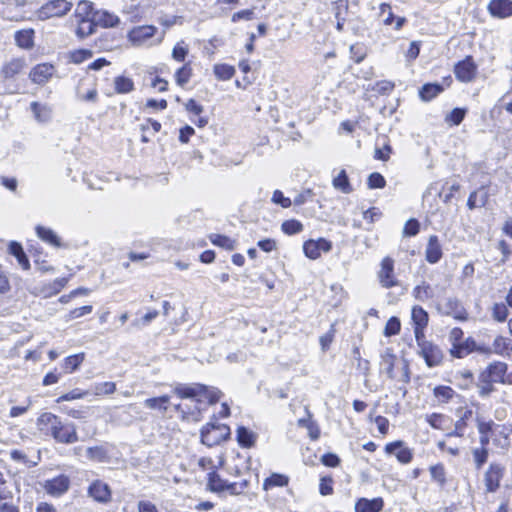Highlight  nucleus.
<instances>
[{
	"label": "nucleus",
	"instance_id": "1",
	"mask_svg": "<svg viewBox=\"0 0 512 512\" xmlns=\"http://www.w3.org/2000/svg\"><path fill=\"white\" fill-rule=\"evenodd\" d=\"M39 426H46L51 436L59 443L72 444L78 441L76 427L73 423H62L52 413H43L38 418Z\"/></svg>",
	"mask_w": 512,
	"mask_h": 512
},
{
	"label": "nucleus",
	"instance_id": "2",
	"mask_svg": "<svg viewBox=\"0 0 512 512\" xmlns=\"http://www.w3.org/2000/svg\"><path fill=\"white\" fill-rule=\"evenodd\" d=\"M173 392L181 399H191L197 404L216 403L221 396L220 390L202 384H177Z\"/></svg>",
	"mask_w": 512,
	"mask_h": 512
},
{
	"label": "nucleus",
	"instance_id": "3",
	"mask_svg": "<svg viewBox=\"0 0 512 512\" xmlns=\"http://www.w3.org/2000/svg\"><path fill=\"white\" fill-rule=\"evenodd\" d=\"M247 487V480H242L240 482H228L214 471L208 474L207 489L211 492H227L230 495H240L246 490Z\"/></svg>",
	"mask_w": 512,
	"mask_h": 512
},
{
	"label": "nucleus",
	"instance_id": "4",
	"mask_svg": "<svg viewBox=\"0 0 512 512\" xmlns=\"http://www.w3.org/2000/svg\"><path fill=\"white\" fill-rule=\"evenodd\" d=\"M230 435V428L225 424L207 423L201 429V441L204 445L212 447L225 441Z\"/></svg>",
	"mask_w": 512,
	"mask_h": 512
},
{
	"label": "nucleus",
	"instance_id": "5",
	"mask_svg": "<svg viewBox=\"0 0 512 512\" xmlns=\"http://www.w3.org/2000/svg\"><path fill=\"white\" fill-rule=\"evenodd\" d=\"M72 3L67 0H50L43 4L36 12L37 18L46 20L52 17H61L69 12Z\"/></svg>",
	"mask_w": 512,
	"mask_h": 512
},
{
	"label": "nucleus",
	"instance_id": "6",
	"mask_svg": "<svg viewBox=\"0 0 512 512\" xmlns=\"http://www.w3.org/2000/svg\"><path fill=\"white\" fill-rule=\"evenodd\" d=\"M505 472L506 468L501 463L492 462L489 464L487 470L484 473V485L486 492L495 493L499 489Z\"/></svg>",
	"mask_w": 512,
	"mask_h": 512
},
{
	"label": "nucleus",
	"instance_id": "7",
	"mask_svg": "<svg viewBox=\"0 0 512 512\" xmlns=\"http://www.w3.org/2000/svg\"><path fill=\"white\" fill-rule=\"evenodd\" d=\"M416 342L419 347V354L424 358L428 367H435L441 363L443 354L437 345L425 340V336Z\"/></svg>",
	"mask_w": 512,
	"mask_h": 512
},
{
	"label": "nucleus",
	"instance_id": "8",
	"mask_svg": "<svg viewBox=\"0 0 512 512\" xmlns=\"http://www.w3.org/2000/svg\"><path fill=\"white\" fill-rule=\"evenodd\" d=\"M377 277L383 288L389 289L398 285V280L394 274V260L391 257L382 259Z\"/></svg>",
	"mask_w": 512,
	"mask_h": 512
},
{
	"label": "nucleus",
	"instance_id": "9",
	"mask_svg": "<svg viewBox=\"0 0 512 512\" xmlns=\"http://www.w3.org/2000/svg\"><path fill=\"white\" fill-rule=\"evenodd\" d=\"M486 422L487 426H489L492 443L500 449H507L510 444L509 436L511 429L506 425L496 424L493 421Z\"/></svg>",
	"mask_w": 512,
	"mask_h": 512
},
{
	"label": "nucleus",
	"instance_id": "10",
	"mask_svg": "<svg viewBox=\"0 0 512 512\" xmlns=\"http://www.w3.org/2000/svg\"><path fill=\"white\" fill-rule=\"evenodd\" d=\"M454 74L460 82H472L477 74V65L473 58L471 56H467L465 59L456 63L454 67Z\"/></svg>",
	"mask_w": 512,
	"mask_h": 512
},
{
	"label": "nucleus",
	"instance_id": "11",
	"mask_svg": "<svg viewBox=\"0 0 512 512\" xmlns=\"http://www.w3.org/2000/svg\"><path fill=\"white\" fill-rule=\"evenodd\" d=\"M332 249V243L325 238L309 239L303 244L305 256L311 260L320 258L322 252H329Z\"/></svg>",
	"mask_w": 512,
	"mask_h": 512
},
{
	"label": "nucleus",
	"instance_id": "12",
	"mask_svg": "<svg viewBox=\"0 0 512 512\" xmlns=\"http://www.w3.org/2000/svg\"><path fill=\"white\" fill-rule=\"evenodd\" d=\"M507 372V364L500 361L491 363L479 375L481 383H500Z\"/></svg>",
	"mask_w": 512,
	"mask_h": 512
},
{
	"label": "nucleus",
	"instance_id": "13",
	"mask_svg": "<svg viewBox=\"0 0 512 512\" xmlns=\"http://www.w3.org/2000/svg\"><path fill=\"white\" fill-rule=\"evenodd\" d=\"M384 451L387 455H395L401 464H409L413 459V450L407 447L401 440L387 443Z\"/></svg>",
	"mask_w": 512,
	"mask_h": 512
},
{
	"label": "nucleus",
	"instance_id": "14",
	"mask_svg": "<svg viewBox=\"0 0 512 512\" xmlns=\"http://www.w3.org/2000/svg\"><path fill=\"white\" fill-rule=\"evenodd\" d=\"M43 488L45 492L52 497H60L64 495L70 488V479L68 476L61 474L44 482Z\"/></svg>",
	"mask_w": 512,
	"mask_h": 512
},
{
	"label": "nucleus",
	"instance_id": "15",
	"mask_svg": "<svg viewBox=\"0 0 512 512\" xmlns=\"http://www.w3.org/2000/svg\"><path fill=\"white\" fill-rule=\"evenodd\" d=\"M157 33V28L153 25H143L134 27L129 31L128 40L134 46L145 45Z\"/></svg>",
	"mask_w": 512,
	"mask_h": 512
},
{
	"label": "nucleus",
	"instance_id": "16",
	"mask_svg": "<svg viewBox=\"0 0 512 512\" xmlns=\"http://www.w3.org/2000/svg\"><path fill=\"white\" fill-rule=\"evenodd\" d=\"M35 232L39 239L55 249L68 248V244L50 227L37 225Z\"/></svg>",
	"mask_w": 512,
	"mask_h": 512
},
{
	"label": "nucleus",
	"instance_id": "17",
	"mask_svg": "<svg viewBox=\"0 0 512 512\" xmlns=\"http://www.w3.org/2000/svg\"><path fill=\"white\" fill-rule=\"evenodd\" d=\"M411 319L414 326V335L416 341H420L424 335V329L428 325V313L421 306H413L411 311Z\"/></svg>",
	"mask_w": 512,
	"mask_h": 512
},
{
	"label": "nucleus",
	"instance_id": "18",
	"mask_svg": "<svg viewBox=\"0 0 512 512\" xmlns=\"http://www.w3.org/2000/svg\"><path fill=\"white\" fill-rule=\"evenodd\" d=\"M55 72L56 69L54 65L50 63H40L31 69L29 78L33 83L43 85L53 77Z\"/></svg>",
	"mask_w": 512,
	"mask_h": 512
},
{
	"label": "nucleus",
	"instance_id": "19",
	"mask_svg": "<svg viewBox=\"0 0 512 512\" xmlns=\"http://www.w3.org/2000/svg\"><path fill=\"white\" fill-rule=\"evenodd\" d=\"M88 495L99 503L106 504L111 500V490L108 484L101 480L93 481L88 487Z\"/></svg>",
	"mask_w": 512,
	"mask_h": 512
},
{
	"label": "nucleus",
	"instance_id": "20",
	"mask_svg": "<svg viewBox=\"0 0 512 512\" xmlns=\"http://www.w3.org/2000/svg\"><path fill=\"white\" fill-rule=\"evenodd\" d=\"M487 10L492 17L508 18L512 16V0H490Z\"/></svg>",
	"mask_w": 512,
	"mask_h": 512
},
{
	"label": "nucleus",
	"instance_id": "21",
	"mask_svg": "<svg viewBox=\"0 0 512 512\" xmlns=\"http://www.w3.org/2000/svg\"><path fill=\"white\" fill-rule=\"evenodd\" d=\"M438 286H432L426 281H422L412 290V296L420 302H428L437 296Z\"/></svg>",
	"mask_w": 512,
	"mask_h": 512
},
{
	"label": "nucleus",
	"instance_id": "22",
	"mask_svg": "<svg viewBox=\"0 0 512 512\" xmlns=\"http://www.w3.org/2000/svg\"><path fill=\"white\" fill-rule=\"evenodd\" d=\"M442 246L436 235H431L425 249V259L430 264H436L442 258Z\"/></svg>",
	"mask_w": 512,
	"mask_h": 512
},
{
	"label": "nucleus",
	"instance_id": "23",
	"mask_svg": "<svg viewBox=\"0 0 512 512\" xmlns=\"http://www.w3.org/2000/svg\"><path fill=\"white\" fill-rule=\"evenodd\" d=\"M384 506V501L381 497L367 499L360 498L355 504L356 512H380Z\"/></svg>",
	"mask_w": 512,
	"mask_h": 512
},
{
	"label": "nucleus",
	"instance_id": "24",
	"mask_svg": "<svg viewBox=\"0 0 512 512\" xmlns=\"http://www.w3.org/2000/svg\"><path fill=\"white\" fill-rule=\"evenodd\" d=\"M8 251L11 255H13L16 258L18 265L23 270H28L30 268L29 259L26 256V253L24 252L22 245L19 242L11 241L8 245Z\"/></svg>",
	"mask_w": 512,
	"mask_h": 512
},
{
	"label": "nucleus",
	"instance_id": "25",
	"mask_svg": "<svg viewBox=\"0 0 512 512\" xmlns=\"http://www.w3.org/2000/svg\"><path fill=\"white\" fill-rule=\"evenodd\" d=\"M25 65L23 58H13L3 65L1 73L6 79L13 78L23 70Z\"/></svg>",
	"mask_w": 512,
	"mask_h": 512
},
{
	"label": "nucleus",
	"instance_id": "26",
	"mask_svg": "<svg viewBox=\"0 0 512 512\" xmlns=\"http://www.w3.org/2000/svg\"><path fill=\"white\" fill-rule=\"evenodd\" d=\"M31 111L36 121L40 123H47L52 117V108L47 104L39 102H32L30 104Z\"/></svg>",
	"mask_w": 512,
	"mask_h": 512
},
{
	"label": "nucleus",
	"instance_id": "27",
	"mask_svg": "<svg viewBox=\"0 0 512 512\" xmlns=\"http://www.w3.org/2000/svg\"><path fill=\"white\" fill-rule=\"evenodd\" d=\"M476 348V341L468 337L463 342H459L456 346L451 347L450 353L453 357L463 358Z\"/></svg>",
	"mask_w": 512,
	"mask_h": 512
},
{
	"label": "nucleus",
	"instance_id": "28",
	"mask_svg": "<svg viewBox=\"0 0 512 512\" xmlns=\"http://www.w3.org/2000/svg\"><path fill=\"white\" fill-rule=\"evenodd\" d=\"M491 351L500 356H509L512 351V340L497 336L491 345Z\"/></svg>",
	"mask_w": 512,
	"mask_h": 512
},
{
	"label": "nucleus",
	"instance_id": "29",
	"mask_svg": "<svg viewBox=\"0 0 512 512\" xmlns=\"http://www.w3.org/2000/svg\"><path fill=\"white\" fill-rule=\"evenodd\" d=\"M84 358H85L84 353H78V354H74V355H70V356L66 357L61 364L63 372L65 374L73 373L80 367V365L84 361Z\"/></svg>",
	"mask_w": 512,
	"mask_h": 512
},
{
	"label": "nucleus",
	"instance_id": "30",
	"mask_svg": "<svg viewBox=\"0 0 512 512\" xmlns=\"http://www.w3.org/2000/svg\"><path fill=\"white\" fill-rule=\"evenodd\" d=\"M16 44L23 49H30L34 45V30L24 29L15 33Z\"/></svg>",
	"mask_w": 512,
	"mask_h": 512
},
{
	"label": "nucleus",
	"instance_id": "31",
	"mask_svg": "<svg viewBox=\"0 0 512 512\" xmlns=\"http://www.w3.org/2000/svg\"><path fill=\"white\" fill-rule=\"evenodd\" d=\"M75 17L77 20L94 19L96 12H94L93 4L86 0L80 1L75 9Z\"/></svg>",
	"mask_w": 512,
	"mask_h": 512
},
{
	"label": "nucleus",
	"instance_id": "32",
	"mask_svg": "<svg viewBox=\"0 0 512 512\" xmlns=\"http://www.w3.org/2000/svg\"><path fill=\"white\" fill-rule=\"evenodd\" d=\"M109 450L106 446H94L86 449V456L89 460L95 462H106L108 460Z\"/></svg>",
	"mask_w": 512,
	"mask_h": 512
},
{
	"label": "nucleus",
	"instance_id": "33",
	"mask_svg": "<svg viewBox=\"0 0 512 512\" xmlns=\"http://www.w3.org/2000/svg\"><path fill=\"white\" fill-rule=\"evenodd\" d=\"M289 483V477L284 474L273 473L263 482V489L268 491L274 487H285Z\"/></svg>",
	"mask_w": 512,
	"mask_h": 512
},
{
	"label": "nucleus",
	"instance_id": "34",
	"mask_svg": "<svg viewBox=\"0 0 512 512\" xmlns=\"http://www.w3.org/2000/svg\"><path fill=\"white\" fill-rule=\"evenodd\" d=\"M169 402L170 397L168 395H163L146 399L144 401V405L151 410H159L162 413H165L168 410Z\"/></svg>",
	"mask_w": 512,
	"mask_h": 512
},
{
	"label": "nucleus",
	"instance_id": "35",
	"mask_svg": "<svg viewBox=\"0 0 512 512\" xmlns=\"http://www.w3.org/2000/svg\"><path fill=\"white\" fill-rule=\"evenodd\" d=\"M237 441L241 447L249 448L256 441V434L246 427L240 426L237 429Z\"/></svg>",
	"mask_w": 512,
	"mask_h": 512
},
{
	"label": "nucleus",
	"instance_id": "36",
	"mask_svg": "<svg viewBox=\"0 0 512 512\" xmlns=\"http://www.w3.org/2000/svg\"><path fill=\"white\" fill-rule=\"evenodd\" d=\"M192 77V67L190 63H185L175 71L174 78L178 86L184 87Z\"/></svg>",
	"mask_w": 512,
	"mask_h": 512
},
{
	"label": "nucleus",
	"instance_id": "37",
	"mask_svg": "<svg viewBox=\"0 0 512 512\" xmlns=\"http://www.w3.org/2000/svg\"><path fill=\"white\" fill-rule=\"evenodd\" d=\"M332 185L335 189L340 190L345 194H349L352 192V187L350 185L348 176L346 171L342 169L336 177H334L332 181Z\"/></svg>",
	"mask_w": 512,
	"mask_h": 512
},
{
	"label": "nucleus",
	"instance_id": "38",
	"mask_svg": "<svg viewBox=\"0 0 512 512\" xmlns=\"http://www.w3.org/2000/svg\"><path fill=\"white\" fill-rule=\"evenodd\" d=\"M78 27L76 34L79 38H85L94 32V28L97 25L94 19H81L77 20Z\"/></svg>",
	"mask_w": 512,
	"mask_h": 512
},
{
	"label": "nucleus",
	"instance_id": "39",
	"mask_svg": "<svg viewBox=\"0 0 512 512\" xmlns=\"http://www.w3.org/2000/svg\"><path fill=\"white\" fill-rule=\"evenodd\" d=\"M114 88L118 94H127L134 90V82L131 78L117 76L114 79Z\"/></svg>",
	"mask_w": 512,
	"mask_h": 512
},
{
	"label": "nucleus",
	"instance_id": "40",
	"mask_svg": "<svg viewBox=\"0 0 512 512\" xmlns=\"http://www.w3.org/2000/svg\"><path fill=\"white\" fill-rule=\"evenodd\" d=\"M434 397L439 403H448L456 395V392L449 386L440 385L433 390Z\"/></svg>",
	"mask_w": 512,
	"mask_h": 512
},
{
	"label": "nucleus",
	"instance_id": "41",
	"mask_svg": "<svg viewBox=\"0 0 512 512\" xmlns=\"http://www.w3.org/2000/svg\"><path fill=\"white\" fill-rule=\"evenodd\" d=\"M213 71L215 77L221 81L230 80L235 74V68L228 64H215Z\"/></svg>",
	"mask_w": 512,
	"mask_h": 512
},
{
	"label": "nucleus",
	"instance_id": "42",
	"mask_svg": "<svg viewBox=\"0 0 512 512\" xmlns=\"http://www.w3.org/2000/svg\"><path fill=\"white\" fill-rule=\"evenodd\" d=\"M95 20L96 24H100L103 27H115L119 23L118 16L107 11L96 12Z\"/></svg>",
	"mask_w": 512,
	"mask_h": 512
},
{
	"label": "nucleus",
	"instance_id": "43",
	"mask_svg": "<svg viewBox=\"0 0 512 512\" xmlns=\"http://www.w3.org/2000/svg\"><path fill=\"white\" fill-rule=\"evenodd\" d=\"M189 53V46L184 40L178 41L172 49V59L176 62H184Z\"/></svg>",
	"mask_w": 512,
	"mask_h": 512
},
{
	"label": "nucleus",
	"instance_id": "44",
	"mask_svg": "<svg viewBox=\"0 0 512 512\" xmlns=\"http://www.w3.org/2000/svg\"><path fill=\"white\" fill-rule=\"evenodd\" d=\"M472 455L475 468L479 470L487 462L489 450L485 447H475L472 449Z\"/></svg>",
	"mask_w": 512,
	"mask_h": 512
},
{
	"label": "nucleus",
	"instance_id": "45",
	"mask_svg": "<svg viewBox=\"0 0 512 512\" xmlns=\"http://www.w3.org/2000/svg\"><path fill=\"white\" fill-rule=\"evenodd\" d=\"M77 98L81 101L95 103L98 99V91L95 86L84 90L80 85L76 90Z\"/></svg>",
	"mask_w": 512,
	"mask_h": 512
},
{
	"label": "nucleus",
	"instance_id": "46",
	"mask_svg": "<svg viewBox=\"0 0 512 512\" xmlns=\"http://www.w3.org/2000/svg\"><path fill=\"white\" fill-rule=\"evenodd\" d=\"M115 390L116 385L114 382L95 383L91 389L92 393L96 396L109 395L114 393Z\"/></svg>",
	"mask_w": 512,
	"mask_h": 512
},
{
	"label": "nucleus",
	"instance_id": "47",
	"mask_svg": "<svg viewBox=\"0 0 512 512\" xmlns=\"http://www.w3.org/2000/svg\"><path fill=\"white\" fill-rule=\"evenodd\" d=\"M281 230L287 235H295L303 230V224L296 219L286 220L282 223Z\"/></svg>",
	"mask_w": 512,
	"mask_h": 512
},
{
	"label": "nucleus",
	"instance_id": "48",
	"mask_svg": "<svg viewBox=\"0 0 512 512\" xmlns=\"http://www.w3.org/2000/svg\"><path fill=\"white\" fill-rule=\"evenodd\" d=\"M478 432H479V447L487 448L489 442L491 441V435L489 432V426H487V422L483 420H479L477 424Z\"/></svg>",
	"mask_w": 512,
	"mask_h": 512
},
{
	"label": "nucleus",
	"instance_id": "49",
	"mask_svg": "<svg viewBox=\"0 0 512 512\" xmlns=\"http://www.w3.org/2000/svg\"><path fill=\"white\" fill-rule=\"evenodd\" d=\"M442 91V88L438 84H426L420 91V96L423 100H431Z\"/></svg>",
	"mask_w": 512,
	"mask_h": 512
},
{
	"label": "nucleus",
	"instance_id": "50",
	"mask_svg": "<svg viewBox=\"0 0 512 512\" xmlns=\"http://www.w3.org/2000/svg\"><path fill=\"white\" fill-rule=\"evenodd\" d=\"M466 114V110L462 108H454L450 113H448L445 117V121L450 125H459Z\"/></svg>",
	"mask_w": 512,
	"mask_h": 512
},
{
	"label": "nucleus",
	"instance_id": "51",
	"mask_svg": "<svg viewBox=\"0 0 512 512\" xmlns=\"http://www.w3.org/2000/svg\"><path fill=\"white\" fill-rule=\"evenodd\" d=\"M431 478L439 485H444L446 482V473L443 464H436L430 467Z\"/></svg>",
	"mask_w": 512,
	"mask_h": 512
},
{
	"label": "nucleus",
	"instance_id": "52",
	"mask_svg": "<svg viewBox=\"0 0 512 512\" xmlns=\"http://www.w3.org/2000/svg\"><path fill=\"white\" fill-rule=\"evenodd\" d=\"M210 240L214 245L220 246L227 250L234 249V241L227 236L214 234L211 235Z\"/></svg>",
	"mask_w": 512,
	"mask_h": 512
},
{
	"label": "nucleus",
	"instance_id": "53",
	"mask_svg": "<svg viewBox=\"0 0 512 512\" xmlns=\"http://www.w3.org/2000/svg\"><path fill=\"white\" fill-rule=\"evenodd\" d=\"M394 361L395 355L391 352V350H386L382 355V366L390 378L393 377Z\"/></svg>",
	"mask_w": 512,
	"mask_h": 512
},
{
	"label": "nucleus",
	"instance_id": "54",
	"mask_svg": "<svg viewBox=\"0 0 512 512\" xmlns=\"http://www.w3.org/2000/svg\"><path fill=\"white\" fill-rule=\"evenodd\" d=\"M400 329V320L397 317H391L385 325L384 335L387 337L397 335L400 332Z\"/></svg>",
	"mask_w": 512,
	"mask_h": 512
},
{
	"label": "nucleus",
	"instance_id": "55",
	"mask_svg": "<svg viewBox=\"0 0 512 512\" xmlns=\"http://www.w3.org/2000/svg\"><path fill=\"white\" fill-rule=\"evenodd\" d=\"M508 309L503 303H496L492 308V317L498 322H504L508 317Z\"/></svg>",
	"mask_w": 512,
	"mask_h": 512
},
{
	"label": "nucleus",
	"instance_id": "56",
	"mask_svg": "<svg viewBox=\"0 0 512 512\" xmlns=\"http://www.w3.org/2000/svg\"><path fill=\"white\" fill-rule=\"evenodd\" d=\"M367 184L370 189H382L386 185V180L380 173L374 172L369 175Z\"/></svg>",
	"mask_w": 512,
	"mask_h": 512
},
{
	"label": "nucleus",
	"instance_id": "57",
	"mask_svg": "<svg viewBox=\"0 0 512 512\" xmlns=\"http://www.w3.org/2000/svg\"><path fill=\"white\" fill-rule=\"evenodd\" d=\"M420 230V223L417 219L411 218L409 219L404 226L403 235L404 236H416Z\"/></svg>",
	"mask_w": 512,
	"mask_h": 512
},
{
	"label": "nucleus",
	"instance_id": "58",
	"mask_svg": "<svg viewBox=\"0 0 512 512\" xmlns=\"http://www.w3.org/2000/svg\"><path fill=\"white\" fill-rule=\"evenodd\" d=\"M271 201L274 204L281 206L282 208H289L292 205L291 199L285 197L281 190H275L273 192Z\"/></svg>",
	"mask_w": 512,
	"mask_h": 512
},
{
	"label": "nucleus",
	"instance_id": "59",
	"mask_svg": "<svg viewBox=\"0 0 512 512\" xmlns=\"http://www.w3.org/2000/svg\"><path fill=\"white\" fill-rule=\"evenodd\" d=\"M93 310V307L91 305H85L79 308H75L69 312V314L66 316V321H71L77 318H80L84 315L90 314Z\"/></svg>",
	"mask_w": 512,
	"mask_h": 512
},
{
	"label": "nucleus",
	"instance_id": "60",
	"mask_svg": "<svg viewBox=\"0 0 512 512\" xmlns=\"http://www.w3.org/2000/svg\"><path fill=\"white\" fill-rule=\"evenodd\" d=\"M87 394H88V392L81 391L80 389H73L72 391L61 395L57 399V402L61 403L63 401H72V400L81 399L84 396H86Z\"/></svg>",
	"mask_w": 512,
	"mask_h": 512
},
{
	"label": "nucleus",
	"instance_id": "61",
	"mask_svg": "<svg viewBox=\"0 0 512 512\" xmlns=\"http://www.w3.org/2000/svg\"><path fill=\"white\" fill-rule=\"evenodd\" d=\"M257 246L263 252H266V253H270V252L276 250L277 247H278L276 240L271 239V238H266V239L259 240L257 242Z\"/></svg>",
	"mask_w": 512,
	"mask_h": 512
},
{
	"label": "nucleus",
	"instance_id": "62",
	"mask_svg": "<svg viewBox=\"0 0 512 512\" xmlns=\"http://www.w3.org/2000/svg\"><path fill=\"white\" fill-rule=\"evenodd\" d=\"M426 421L431 427L435 429H442V426L445 422V416L442 414L433 413L427 416Z\"/></svg>",
	"mask_w": 512,
	"mask_h": 512
},
{
	"label": "nucleus",
	"instance_id": "63",
	"mask_svg": "<svg viewBox=\"0 0 512 512\" xmlns=\"http://www.w3.org/2000/svg\"><path fill=\"white\" fill-rule=\"evenodd\" d=\"M380 13L382 16H385V18L383 19L385 25H391L393 23L394 14L389 4L382 3L380 5Z\"/></svg>",
	"mask_w": 512,
	"mask_h": 512
},
{
	"label": "nucleus",
	"instance_id": "64",
	"mask_svg": "<svg viewBox=\"0 0 512 512\" xmlns=\"http://www.w3.org/2000/svg\"><path fill=\"white\" fill-rule=\"evenodd\" d=\"M420 46H421L420 41H412L410 43L409 48L406 51V59L408 61L415 60L418 57V55L420 53Z\"/></svg>",
	"mask_w": 512,
	"mask_h": 512
}]
</instances>
